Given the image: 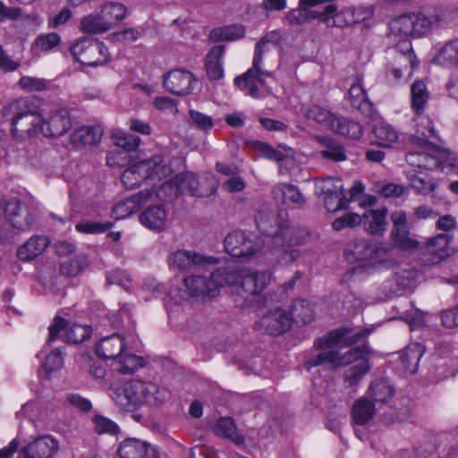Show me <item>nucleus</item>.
<instances>
[{"label": "nucleus", "instance_id": "6", "mask_svg": "<svg viewBox=\"0 0 458 458\" xmlns=\"http://www.w3.org/2000/svg\"><path fill=\"white\" fill-rule=\"evenodd\" d=\"M109 390L114 403L126 411H134L142 405L158 406L169 395L165 388L140 380H131L119 387L111 385Z\"/></svg>", "mask_w": 458, "mask_h": 458}, {"label": "nucleus", "instance_id": "21", "mask_svg": "<svg viewBox=\"0 0 458 458\" xmlns=\"http://www.w3.org/2000/svg\"><path fill=\"white\" fill-rule=\"evenodd\" d=\"M59 447V440L55 437L45 434L23 446L19 452L18 458H54Z\"/></svg>", "mask_w": 458, "mask_h": 458}, {"label": "nucleus", "instance_id": "19", "mask_svg": "<svg viewBox=\"0 0 458 458\" xmlns=\"http://www.w3.org/2000/svg\"><path fill=\"white\" fill-rule=\"evenodd\" d=\"M216 263V259L215 258L206 257L199 253L184 250L174 252L168 259L170 269L181 272L198 268L207 270Z\"/></svg>", "mask_w": 458, "mask_h": 458}, {"label": "nucleus", "instance_id": "60", "mask_svg": "<svg viewBox=\"0 0 458 458\" xmlns=\"http://www.w3.org/2000/svg\"><path fill=\"white\" fill-rule=\"evenodd\" d=\"M19 83L22 89L29 91H42L47 89L46 81L30 76L22 77Z\"/></svg>", "mask_w": 458, "mask_h": 458}, {"label": "nucleus", "instance_id": "32", "mask_svg": "<svg viewBox=\"0 0 458 458\" xmlns=\"http://www.w3.org/2000/svg\"><path fill=\"white\" fill-rule=\"evenodd\" d=\"M273 195L276 199H282L284 204L299 208L304 204V197L296 186L281 183L273 189Z\"/></svg>", "mask_w": 458, "mask_h": 458}, {"label": "nucleus", "instance_id": "13", "mask_svg": "<svg viewBox=\"0 0 458 458\" xmlns=\"http://www.w3.org/2000/svg\"><path fill=\"white\" fill-rule=\"evenodd\" d=\"M71 53L84 66H101L110 60V53L104 43L85 37L72 44Z\"/></svg>", "mask_w": 458, "mask_h": 458}, {"label": "nucleus", "instance_id": "20", "mask_svg": "<svg viewBox=\"0 0 458 458\" xmlns=\"http://www.w3.org/2000/svg\"><path fill=\"white\" fill-rule=\"evenodd\" d=\"M450 241L451 238L445 233L428 239L422 255V266H435L451 257L454 250L449 246Z\"/></svg>", "mask_w": 458, "mask_h": 458}, {"label": "nucleus", "instance_id": "24", "mask_svg": "<svg viewBox=\"0 0 458 458\" xmlns=\"http://www.w3.org/2000/svg\"><path fill=\"white\" fill-rule=\"evenodd\" d=\"M50 242V239L46 235H32L18 248L17 258L22 262L32 261L45 252Z\"/></svg>", "mask_w": 458, "mask_h": 458}, {"label": "nucleus", "instance_id": "34", "mask_svg": "<svg viewBox=\"0 0 458 458\" xmlns=\"http://www.w3.org/2000/svg\"><path fill=\"white\" fill-rule=\"evenodd\" d=\"M386 210L371 209L365 212L362 216L361 221L366 230L371 234H382L386 231Z\"/></svg>", "mask_w": 458, "mask_h": 458}, {"label": "nucleus", "instance_id": "5", "mask_svg": "<svg viewBox=\"0 0 458 458\" xmlns=\"http://www.w3.org/2000/svg\"><path fill=\"white\" fill-rule=\"evenodd\" d=\"M4 117L10 122L13 133L32 137L40 132L45 137H58L72 127V118L66 108L55 109L43 118L32 112L26 98L17 99L3 110Z\"/></svg>", "mask_w": 458, "mask_h": 458}, {"label": "nucleus", "instance_id": "29", "mask_svg": "<svg viewBox=\"0 0 458 458\" xmlns=\"http://www.w3.org/2000/svg\"><path fill=\"white\" fill-rule=\"evenodd\" d=\"M373 143L384 148H391L398 140L396 131L382 119H376L373 130Z\"/></svg>", "mask_w": 458, "mask_h": 458}, {"label": "nucleus", "instance_id": "3", "mask_svg": "<svg viewBox=\"0 0 458 458\" xmlns=\"http://www.w3.org/2000/svg\"><path fill=\"white\" fill-rule=\"evenodd\" d=\"M369 330L353 331L350 328H341L328 333L325 337L318 338L314 344V347L322 350L320 353L305 362V368L310 369L322 365L329 364L332 367H338L354 363L344 371V378L350 386H357L362 377L369 371V363L370 350L367 345L356 347L339 355L338 349L354 344L369 335Z\"/></svg>", "mask_w": 458, "mask_h": 458}, {"label": "nucleus", "instance_id": "36", "mask_svg": "<svg viewBox=\"0 0 458 458\" xmlns=\"http://www.w3.org/2000/svg\"><path fill=\"white\" fill-rule=\"evenodd\" d=\"M406 176L410 186L418 193L427 195L434 191L437 188V183L434 179L422 171L414 170L407 172Z\"/></svg>", "mask_w": 458, "mask_h": 458}, {"label": "nucleus", "instance_id": "39", "mask_svg": "<svg viewBox=\"0 0 458 458\" xmlns=\"http://www.w3.org/2000/svg\"><path fill=\"white\" fill-rule=\"evenodd\" d=\"M394 393V388L388 380L377 379L371 382L367 395L375 403H387L393 398Z\"/></svg>", "mask_w": 458, "mask_h": 458}, {"label": "nucleus", "instance_id": "2", "mask_svg": "<svg viewBox=\"0 0 458 458\" xmlns=\"http://www.w3.org/2000/svg\"><path fill=\"white\" fill-rule=\"evenodd\" d=\"M271 280L268 272L252 271L247 268H236L229 265L226 268H218L212 272L210 279L200 276H191L184 278L186 291L174 290L170 292V300L165 301L168 313L172 311L171 301L179 303L192 298H214L220 288L227 285L234 294V301L241 307L250 306L255 301L259 302V295Z\"/></svg>", "mask_w": 458, "mask_h": 458}, {"label": "nucleus", "instance_id": "23", "mask_svg": "<svg viewBox=\"0 0 458 458\" xmlns=\"http://www.w3.org/2000/svg\"><path fill=\"white\" fill-rule=\"evenodd\" d=\"M120 458H158L157 449L147 441L128 437L122 441L116 451Z\"/></svg>", "mask_w": 458, "mask_h": 458}, {"label": "nucleus", "instance_id": "41", "mask_svg": "<svg viewBox=\"0 0 458 458\" xmlns=\"http://www.w3.org/2000/svg\"><path fill=\"white\" fill-rule=\"evenodd\" d=\"M224 54V47L216 46L213 47L206 58V70L210 79L219 80L224 76V70L221 64V57Z\"/></svg>", "mask_w": 458, "mask_h": 458}, {"label": "nucleus", "instance_id": "53", "mask_svg": "<svg viewBox=\"0 0 458 458\" xmlns=\"http://www.w3.org/2000/svg\"><path fill=\"white\" fill-rule=\"evenodd\" d=\"M92 423L95 431L98 434L115 435L118 432V426L106 417L96 415L92 419Z\"/></svg>", "mask_w": 458, "mask_h": 458}, {"label": "nucleus", "instance_id": "17", "mask_svg": "<svg viewBox=\"0 0 458 458\" xmlns=\"http://www.w3.org/2000/svg\"><path fill=\"white\" fill-rule=\"evenodd\" d=\"M259 326L270 335H280L290 328L292 317L280 307L262 304L258 308Z\"/></svg>", "mask_w": 458, "mask_h": 458}, {"label": "nucleus", "instance_id": "4", "mask_svg": "<svg viewBox=\"0 0 458 458\" xmlns=\"http://www.w3.org/2000/svg\"><path fill=\"white\" fill-rule=\"evenodd\" d=\"M197 182L194 174L182 173L165 182L156 191L147 189L118 202L112 210V216L119 220L124 219L138 212L146 203L157 199L162 201L173 200L179 195H191L194 197H205L211 195L216 189L217 182L211 180L204 186L201 182L200 189L195 187Z\"/></svg>", "mask_w": 458, "mask_h": 458}, {"label": "nucleus", "instance_id": "44", "mask_svg": "<svg viewBox=\"0 0 458 458\" xmlns=\"http://www.w3.org/2000/svg\"><path fill=\"white\" fill-rule=\"evenodd\" d=\"M290 316L292 317V321L295 320L297 323L307 324L312 321L314 310L309 301L299 299L293 302Z\"/></svg>", "mask_w": 458, "mask_h": 458}, {"label": "nucleus", "instance_id": "8", "mask_svg": "<svg viewBox=\"0 0 458 458\" xmlns=\"http://www.w3.org/2000/svg\"><path fill=\"white\" fill-rule=\"evenodd\" d=\"M96 355L103 360H110L114 370L131 374L145 366L142 357L131 352L122 335L114 334L100 339L95 346Z\"/></svg>", "mask_w": 458, "mask_h": 458}, {"label": "nucleus", "instance_id": "22", "mask_svg": "<svg viewBox=\"0 0 458 458\" xmlns=\"http://www.w3.org/2000/svg\"><path fill=\"white\" fill-rule=\"evenodd\" d=\"M164 87L175 95H188L193 91L197 84L194 75L183 69L168 72L163 77Z\"/></svg>", "mask_w": 458, "mask_h": 458}, {"label": "nucleus", "instance_id": "58", "mask_svg": "<svg viewBox=\"0 0 458 458\" xmlns=\"http://www.w3.org/2000/svg\"><path fill=\"white\" fill-rule=\"evenodd\" d=\"M364 185L360 182H354L350 190V201L358 200L362 198L361 205L372 206L376 202V198L371 195H362L364 191Z\"/></svg>", "mask_w": 458, "mask_h": 458}, {"label": "nucleus", "instance_id": "52", "mask_svg": "<svg viewBox=\"0 0 458 458\" xmlns=\"http://www.w3.org/2000/svg\"><path fill=\"white\" fill-rule=\"evenodd\" d=\"M418 267V264H415L412 269H403V295L412 293L417 287L420 276Z\"/></svg>", "mask_w": 458, "mask_h": 458}, {"label": "nucleus", "instance_id": "40", "mask_svg": "<svg viewBox=\"0 0 458 458\" xmlns=\"http://www.w3.org/2000/svg\"><path fill=\"white\" fill-rule=\"evenodd\" d=\"M425 351V348L420 343H411L403 350V369L416 372L419 361Z\"/></svg>", "mask_w": 458, "mask_h": 458}, {"label": "nucleus", "instance_id": "64", "mask_svg": "<svg viewBox=\"0 0 458 458\" xmlns=\"http://www.w3.org/2000/svg\"><path fill=\"white\" fill-rule=\"evenodd\" d=\"M442 324L446 328H454L458 327V306L445 310L441 314Z\"/></svg>", "mask_w": 458, "mask_h": 458}, {"label": "nucleus", "instance_id": "26", "mask_svg": "<svg viewBox=\"0 0 458 458\" xmlns=\"http://www.w3.org/2000/svg\"><path fill=\"white\" fill-rule=\"evenodd\" d=\"M139 218L142 225L154 231L164 230L168 221L167 212L162 204L149 206L140 213Z\"/></svg>", "mask_w": 458, "mask_h": 458}, {"label": "nucleus", "instance_id": "61", "mask_svg": "<svg viewBox=\"0 0 458 458\" xmlns=\"http://www.w3.org/2000/svg\"><path fill=\"white\" fill-rule=\"evenodd\" d=\"M72 17V13L68 8H63L58 13L48 17L47 24L51 29L57 28L66 23Z\"/></svg>", "mask_w": 458, "mask_h": 458}, {"label": "nucleus", "instance_id": "35", "mask_svg": "<svg viewBox=\"0 0 458 458\" xmlns=\"http://www.w3.org/2000/svg\"><path fill=\"white\" fill-rule=\"evenodd\" d=\"M64 320L66 321V327L60 331L56 339L60 338L64 342L79 344L91 335L92 329L90 327L80 324L70 325L66 319Z\"/></svg>", "mask_w": 458, "mask_h": 458}, {"label": "nucleus", "instance_id": "46", "mask_svg": "<svg viewBox=\"0 0 458 458\" xmlns=\"http://www.w3.org/2000/svg\"><path fill=\"white\" fill-rule=\"evenodd\" d=\"M303 114L308 119L314 120L322 127L329 130H331V123H333V121L337 117V115L318 106H312L311 107L304 109Z\"/></svg>", "mask_w": 458, "mask_h": 458}, {"label": "nucleus", "instance_id": "33", "mask_svg": "<svg viewBox=\"0 0 458 458\" xmlns=\"http://www.w3.org/2000/svg\"><path fill=\"white\" fill-rule=\"evenodd\" d=\"M331 131L352 140H357L363 134L362 126L359 123L342 116H337L333 121Z\"/></svg>", "mask_w": 458, "mask_h": 458}, {"label": "nucleus", "instance_id": "62", "mask_svg": "<svg viewBox=\"0 0 458 458\" xmlns=\"http://www.w3.org/2000/svg\"><path fill=\"white\" fill-rule=\"evenodd\" d=\"M440 55L450 64H458V40L445 46L441 49Z\"/></svg>", "mask_w": 458, "mask_h": 458}, {"label": "nucleus", "instance_id": "37", "mask_svg": "<svg viewBox=\"0 0 458 458\" xmlns=\"http://www.w3.org/2000/svg\"><path fill=\"white\" fill-rule=\"evenodd\" d=\"M89 264L88 257L83 252H77L60 264V273L68 277L80 275Z\"/></svg>", "mask_w": 458, "mask_h": 458}, {"label": "nucleus", "instance_id": "11", "mask_svg": "<svg viewBox=\"0 0 458 458\" xmlns=\"http://www.w3.org/2000/svg\"><path fill=\"white\" fill-rule=\"evenodd\" d=\"M66 327V321L61 317H55L48 328V338L38 356L43 359L41 364V377L50 379L64 367V352L59 347H53L60 331Z\"/></svg>", "mask_w": 458, "mask_h": 458}, {"label": "nucleus", "instance_id": "27", "mask_svg": "<svg viewBox=\"0 0 458 458\" xmlns=\"http://www.w3.org/2000/svg\"><path fill=\"white\" fill-rule=\"evenodd\" d=\"M406 223V217L403 214V229H404V224ZM425 242H419L417 239L411 237L408 231L403 230V260L404 259L411 258L412 262L422 266V255H424Z\"/></svg>", "mask_w": 458, "mask_h": 458}, {"label": "nucleus", "instance_id": "25", "mask_svg": "<svg viewBox=\"0 0 458 458\" xmlns=\"http://www.w3.org/2000/svg\"><path fill=\"white\" fill-rule=\"evenodd\" d=\"M25 158L22 144L10 138L4 131H0V162L10 165L21 162Z\"/></svg>", "mask_w": 458, "mask_h": 458}, {"label": "nucleus", "instance_id": "50", "mask_svg": "<svg viewBox=\"0 0 458 458\" xmlns=\"http://www.w3.org/2000/svg\"><path fill=\"white\" fill-rule=\"evenodd\" d=\"M113 226V223L106 222H91L89 220H81L75 225L77 232L88 234H99L106 232Z\"/></svg>", "mask_w": 458, "mask_h": 458}, {"label": "nucleus", "instance_id": "43", "mask_svg": "<svg viewBox=\"0 0 458 458\" xmlns=\"http://www.w3.org/2000/svg\"><path fill=\"white\" fill-rule=\"evenodd\" d=\"M348 98L351 105L364 112L370 108V103L367 100V97L363 89V85L360 79H356L352 84L348 91Z\"/></svg>", "mask_w": 458, "mask_h": 458}, {"label": "nucleus", "instance_id": "51", "mask_svg": "<svg viewBox=\"0 0 458 458\" xmlns=\"http://www.w3.org/2000/svg\"><path fill=\"white\" fill-rule=\"evenodd\" d=\"M216 432L225 437L230 438L236 443H241L242 438L236 433V428L232 419L221 418L216 424Z\"/></svg>", "mask_w": 458, "mask_h": 458}, {"label": "nucleus", "instance_id": "31", "mask_svg": "<svg viewBox=\"0 0 458 458\" xmlns=\"http://www.w3.org/2000/svg\"><path fill=\"white\" fill-rule=\"evenodd\" d=\"M375 404L367 397L357 399L352 409V418L355 425H366L375 416Z\"/></svg>", "mask_w": 458, "mask_h": 458}, {"label": "nucleus", "instance_id": "12", "mask_svg": "<svg viewBox=\"0 0 458 458\" xmlns=\"http://www.w3.org/2000/svg\"><path fill=\"white\" fill-rule=\"evenodd\" d=\"M403 34L411 38H420L434 29L441 28L447 24L444 13L426 14L422 12H407L403 7Z\"/></svg>", "mask_w": 458, "mask_h": 458}, {"label": "nucleus", "instance_id": "16", "mask_svg": "<svg viewBox=\"0 0 458 458\" xmlns=\"http://www.w3.org/2000/svg\"><path fill=\"white\" fill-rule=\"evenodd\" d=\"M316 192L324 198L325 207L329 212H336L347 208L344 184L340 178L328 177L318 179L315 182Z\"/></svg>", "mask_w": 458, "mask_h": 458}, {"label": "nucleus", "instance_id": "42", "mask_svg": "<svg viewBox=\"0 0 458 458\" xmlns=\"http://www.w3.org/2000/svg\"><path fill=\"white\" fill-rule=\"evenodd\" d=\"M245 35V28L242 25H230L218 27L211 30L209 38L212 41H233L242 38Z\"/></svg>", "mask_w": 458, "mask_h": 458}, {"label": "nucleus", "instance_id": "30", "mask_svg": "<svg viewBox=\"0 0 458 458\" xmlns=\"http://www.w3.org/2000/svg\"><path fill=\"white\" fill-rule=\"evenodd\" d=\"M102 131L92 126H81L71 134V142L75 148H84L98 143Z\"/></svg>", "mask_w": 458, "mask_h": 458}, {"label": "nucleus", "instance_id": "49", "mask_svg": "<svg viewBox=\"0 0 458 458\" xmlns=\"http://www.w3.org/2000/svg\"><path fill=\"white\" fill-rule=\"evenodd\" d=\"M112 139L115 146L123 148L122 150L128 152L135 150L140 143L139 137L131 135L123 131H115L113 134Z\"/></svg>", "mask_w": 458, "mask_h": 458}, {"label": "nucleus", "instance_id": "45", "mask_svg": "<svg viewBox=\"0 0 458 458\" xmlns=\"http://www.w3.org/2000/svg\"><path fill=\"white\" fill-rule=\"evenodd\" d=\"M61 43V37L55 32L38 35L33 44L32 50L35 53H48Z\"/></svg>", "mask_w": 458, "mask_h": 458}, {"label": "nucleus", "instance_id": "7", "mask_svg": "<svg viewBox=\"0 0 458 458\" xmlns=\"http://www.w3.org/2000/svg\"><path fill=\"white\" fill-rule=\"evenodd\" d=\"M280 38V33L273 30L256 44L252 67L234 81L237 87L246 95L258 98L268 93L265 79L270 77V73L261 70V56L264 53L276 48Z\"/></svg>", "mask_w": 458, "mask_h": 458}, {"label": "nucleus", "instance_id": "47", "mask_svg": "<svg viewBox=\"0 0 458 458\" xmlns=\"http://www.w3.org/2000/svg\"><path fill=\"white\" fill-rule=\"evenodd\" d=\"M100 12L112 29L114 25L125 18L127 9L123 4L107 3L101 6Z\"/></svg>", "mask_w": 458, "mask_h": 458}, {"label": "nucleus", "instance_id": "56", "mask_svg": "<svg viewBox=\"0 0 458 458\" xmlns=\"http://www.w3.org/2000/svg\"><path fill=\"white\" fill-rule=\"evenodd\" d=\"M106 281L109 284H118L129 290L131 279L127 272L121 269H114L107 272Z\"/></svg>", "mask_w": 458, "mask_h": 458}, {"label": "nucleus", "instance_id": "55", "mask_svg": "<svg viewBox=\"0 0 458 458\" xmlns=\"http://www.w3.org/2000/svg\"><path fill=\"white\" fill-rule=\"evenodd\" d=\"M189 114L193 124L199 130L208 131L215 126V120L208 114L195 110H191Z\"/></svg>", "mask_w": 458, "mask_h": 458}, {"label": "nucleus", "instance_id": "9", "mask_svg": "<svg viewBox=\"0 0 458 458\" xmlns=\"http://www.w3.org/2000/svg\"><path fill=\"white\" fill-rule=\"evenodd\" d=\"M345 257L351 263H360V265L352 267L344 275L343 282L346 284L361 280L377 265L382 263V250L378 246L361 238L355 239L347 245Z\"/></svg>", "mask_w": 458, "mask_h": 458}, {"label": "nucleus", "instance_id": "15", "mask_svg": "<svg viewBox=\"0 0 458 458\" xmlns=\"http://www.w3.org/2000/svg\"><path fill=\"white\" fill-rule=\"evenodd\" d=\"M373 9L371 7L351 8L346 7L337 10L335 5L328 4L319 13V19L327 27L344 28L353 23L361 22L371 17Z\"/></svg>", "mask_w": 458, "mask_h": 458}, {"label": "nucleus", "instance_id": "59", "mask_svg": "<svg viewBox=\"0 0 458 458\" xmlns=\"http://www.w3.org/2000/svg\"><path fill=\"white\" fill-rule=\"evenodd\" d=\"M361 223V217L355 213H349L345 216L336 218L332 226L335 231H341L347 227H354Z\"/></svg>", "mask_w": 458, "mask_h": 458}, {"label": "nucleus", "instance_id": "48", "mask_svg": "<svg viewBox=\"0 0 458 458\" xmlns=\"http://www.w3.org/2000/svg\"><path fill=\"white\" fill-rule=\"evenodd\" d=\"M411 106L416 113H420L424 108V105L428 98L425 83L420 80L415 81L411 87Z\"/></svg>", "mask_w": 458, "mask_h": 458}, {"label": "nucleus", "instance_id": "63", "mask_svg": "<svg viewBox=\"0 0 458 458\" xmlns=\"http://www.w3.org/2000/svg\"><path fill=\"white\" fill-rule=\"evenodd\" d=\"M321 155L323 157L327 159H330L336 162L345 160L346 158L344 148L336 144L330 145L326 149H323L321 151Z\"/></svg>", "mask_w": 458, "mask_h": 458}, {"label": "nucleus", "instance_id": "28", "mask_svg": "<svg viewBox=\"0 0 458 458\" xmlns=\"http://www.w3.org/2000/svg\"><path fill=\"white\" fill-rule=\"evenodd\" d=\"M252 148L257 155L264 157L268 159L276 160L286 164L293 162V150L285 146H280L278 148H274L267 143L255 141L252 143Z\"/></svg>", "mask_w": 458, "mask_h": 458}, {"label": "nucleus", "instance_id": "10", "mask_svg": "<svg viewBox=\"0 0 458 458\" xmlns=\"http://www.w3.org/2000/svg\"><path fill=\"white\" fill-rule=\"evenodd\" d=\"M161 156H155L130 165L122 174L121 180L128 189L140 186L144 182L148 185H155L171 174V168L163 164Z\"/></svg>", "mask_w": 458, "mask_h": 458}, {"label": "nucleus", "instance_id": "54", "mask_svg": "<svg viewBox=\"0 0 458 458\" xmlns=\"http://www.w3.org/2000/svg\"><path fill=\"white\" fill-rule=\"evenodd\" d=\"M141 33L138 29H125L122 31L112 33L108 38L114 43L131 44L138 40Z\"/></svg>", "mask_w": 458, "mask_h": 458}, {"label": "nucleus", "instance_id": "18", "mask_svg": "<svg viewBox=\"0 0 458 458\" xmlns=\"http://www.w3.org/2000/svg\"><path fill=\"white\" fill-rule=\"evenodd\" d=\"M2 215H5L11 225L20 231L30 229L34 223V216L27 206L14 198L7 201L0 194V216Z\"/></svg>", "mask_w": 458, "mask_h": 458}, {"label": "nucleus", "instance_id": "38", "mask_svg": "<svg viewBox=\"0 0 458 458\" xmlns=\"http://www.w3.org/2000/svg\"><path fill=\"white\" fill-rule=\"evenodd\" d=\"M80 30L84 33L99 34L111 30L102 13L89 14L81 20Z\"/></svg>", "mask_w": 458, "mask_h": 458}, {"label": "nucleus", "instance_id": "14", "mask_svg": "<svg viewBox=\"0 0 458 458\" xmlns=\"http://www.w3.org/2000/svg\"><path fill=\"white\" fill-rule=\"evenodd\" d=\"M420 145L425 149L409 152L405 156V161L412 167L420 170L432 171L441 167L449 158V150L440 148L427 140H420Z\"/></svg>", "mask_w": 458, "mask_h": 458}, {"label": "nucleus", "instance_id": "57", "mask_svg": "<svg viewBox=\"0 0 458 458\" xmlns=\"http://www.w3.org/2000/svg\"><path fill=\"white\" fill-rule=\"evenodd\" d=\"M403 322L408 325L410 331H415L424 326V315L420 310H407L403 316Z\"/></svg>", "mask_w": 458, "mask_h": 458}, {"label": "nucleus", "instance_id": "1", "mask_svg": "<svg viewBox=\"0 0 458 458\" xmlns=\"http://www.w3.org/2000/svg\"><path fill=\"white\" fill-rule=\"evenodd\" d=\"M256 224L264 238L253 233L235 231L225 239V249L232 257L250 259L262 252L268 255V262L275 267H286L296 261L301 251V239L288 226L287 221L280 220L267 207L256 216Z\"/></svg>", "mask_w": 458, "mask_h": 458}]
</instances>
